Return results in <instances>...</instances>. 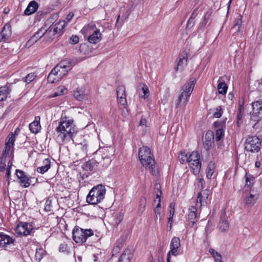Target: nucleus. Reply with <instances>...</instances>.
<instances>
[{
	"mask_svg": "<svg viewBox=\"0 0 262 262\" xmlns=\"http://www.w3.org/2000/svg\"><path fill=\"white\" fill-rule=\"evenodd\" d=\"M196 83V79L191 78L189 81L186 82L181 89V94L179 96L176 107L185 106L193 90Z\"/></svg>",
	"mask_w": 262,
	"mask_h": 262,
	"instance_id": "39448f33",
	"label": "nucleus"
},
{
	"mask_svg": "<svg viewBox=\"0 0 262 262\" xmlns=\"http://www.w3.org/2000/svg\"><path fill=\"white\" fill-rule=\"evenodd\" d=\"M169 213V216H170V218H173L174 214V210H170Z\"/></svg>",
	"mask_w": 262,
	"mask_h": 262,
	"instance_id": "338daca9",
	"label": "nucleus"
},
{
	"mask_svg": "<svg viewBox=\"0 0 262 262\" xmlns=\"http://www.w3.org/2000/svg\"><path fill=\"white\" fill-rule=\"evenodd\" d=\"M73 239L77 244L84 243L86 239L94 234L91 229H83L78 227H75L72 231Z\"/></svg>",
	"mask_w": 262,
	"mask_h": 262,
	"instance_id": "0eeeda50",
	"label": "nucleus"
},
{
	"mask_svg": "<svg viewBox=\"0 0 262 262\" xmlns=\"http://www.w3.org/2000/svg\"><path fill=\"white\" fill-rule=\"evenodd\" d=\"M103 160L105 161V167H107V166H108L110 164L111 162V160L107 156H106L105 158H103Z\"/></svg>",
	"mask_w": 262,
	"mask_h": 262,
	"instance_id": "13d9d810",
	"label": "nucleus"
},
{
	"mask_svg": "<svg viewBox=\"0 0 262 262\" xmlns=\"http://www.w3.org/2000/svg\"><path fill=\"white\" fill-rule=\"evenodd\" d=\"M118 262H130V254L128 250H125L120 256Z\"/></svg>",
	"mask_w": 262,
	"mask_h": 262,
	"instance_id": "4c0bfd02",
	"label": "nucleus"
},
{
	"mask_svg": "<svg viewBox=\"0 0 262 262\" xmlns=\"http://www.w3.org/2000/svg\"><path fill=\"white\" fill-rule=\"evenodd\" d=\"M146 123V121L145 118H142L140 121V125H145Z\"/></svg>",
	"mask_w": 262,
	"mask_h": 262,
	"instance_id": "0e129e2a",
	"label": "nucleus"
},
{
	"mask_svg": "<svg viewBox=\"0 0 262 262\" xmlns=\"http://www.w3.org/2000/svg\"><path fill=\"white\" fill-rule=\"evenodd\" d=\"M154 211L155 214V217L158 219V216L160 217L161 208H158V207H155Z\"/></svg>",
	"mask_w": 262,
	"mask_h": 262,
	"instance_id": "6e6d98bb",
	"label": "nucleus"
},
{
	"mask_svg": "<svg viewBox=\"0 0 262 262\" xmlns=\"http://www.w3.org/2000/svg\"><path fill=\"white\" fill-rule=\"evenodd\" d=\"M200 155L198 151H193L188 156V163L193 173L198 174L200 170L201 164L199 161Z\"/></svg>",
	"mask_w": 262,
	"mask_h": 262,
	"instance_id": "9d476101",
	"label": "nucleus"
},
{
	"mask_svg": "<svg viewBox=\"0 0 262 262\" xmlns=\"http://www.w3.org/2000/svg\"><path fill=\"white\" fill-rule=\"evenodd\" d=\"M187 54L186 52L181 53L179 56L178 61L176 68V71H182L187 65Z\"/></svg>",
	"mask_w": 262,
	"mask_h": 262,
	"instance_id": "f3484780",
	"label": "nucleus"
},
{
	"mask_svg": "<svg viewBox=\"0 0 262 262\" xmlns=\"http://www.w3.org/2000/svg\"><path fill=\"white\" fill-rule=\"evenodd\" d=\"M51 161L48 158L45 159L43 161V165L38 167L36 171L40 173H44L47 172L51 167Z\"/></svg>",
	"mask_w": 262,
	"mask_h": 262,
	"instance_id": "2f4dec72",
	"label": "nucleus"
},
{
	"mask_svg": "<svg viewBox=\"0 0 262 262\" xmlns=\"http://www.w3.org/2000/svg\"><path fill=\"white\" fill-rule=\"evenodd\" d=\"M11 91L10 85H5L0 87V101L5 100Z\"/></svg>",
	"mask_w": 262,
	"mask_h": 262,
	"instance_id": "c756f323",
	"label": "nucleus"
},
{
	"mask_svg": "<svg viewBox=\"0 0 262 262\" xmlns=\"http://www.w3.org/2000/svg\"><path fill=\"white\" fill-rule=\"evenodd\" d=\"M215 168L214 163L212 162L209 163L206 169V176L207 178L211 179L214 173Z\"/></svg>",
	"mask_w": 262,
	"mask_h": 262,
	"instance_id": "c9c22d12",
	"label": "nucleus"
},
{
	"mask_svg": "<svg viewBox=\"0 0 262 262\" xmlns=\"http://www.w3.org/2000/svg\"><path fill=\"white\" fill-rule=\"evenodd\" d=\"M38 8L37 3L35 1H31L27 8L24 11V13L26 15H30L35 13Z\"/></svg>",
	"mask_w": 262,
	"mask_h": 262,
	"instance_id": "c85d7f7f",
	"label": "nucleus"
},
{
	"mask_svg": "<svg viewBox=\"0 0 262 262\" xmlns=\"http://www.w3.org/2000/svg\"><path fill=\"white\" fill-rule=\"evenodd\" d=\"M203 146L206 150L210 149L214 144V134L211 130L206 132L203 138Z\"/></svg>",
	"mask_w": 262,
	"mask_h": 262,
	"instance_id": "4468645a",
	"label": "nucleus"
},
{
	"mask_svg": "<svg viewBox=\"0 0 262 262\" xmlns=\"http://www.w3.org/2000/svg\"><path fill=\"white\" fill-rule=\"evenodd\" d=\"M244 112V109L242 106L238 109V113L237 114V118L238 120H241L242 118V113Z\"/></svg>",
	"mask_w": 262,
	"mask_h": 262,
	"instance_id": "4d7b16f0",
	"label": "nucleus"
},
{
	"mask_svg": "<svg viewBox=\"0 0 262 262\" xmlns=\"http://www.w3.org/2000/svg\"><path fill=\"white\" fill-rule=\"evenodd\" d=\"M188 156L189 155L187 153H186V151H181L180 155H179V159L180 162L182 164L188 163Z\"/></svg>",
	"mask_w": 262,
	"mask_h": 262,
	"instance_id": "79ce46f5",
	"label": "nucleus"
},
{
	"mask_svg": "<svg viewBox=\"0 0 262 262\" xmlns=\"http://www.w3.org/2000/svg\"><path fill=\"white\" fill-rule=\"evenodd\" d=\"M181 246L180 239L178 237H174L172 238L170 245V250L169 251V254L174 256H177L179 254L180 249L179 248Z\"/></svg>",
	"mask_w": 262,
	"mask_h": 262,
	"instance_id": "2eb2a0df",
	"label": "nucleus"
},
{
	"mask_svg": "<svg viewBox=\"0 0 262 262\" xmlns=\"http://www.w3.org/2000/svg\"><path fill=\"white\" fill-rule=\"evenodd\" d=\"M72 68L73 64L71 61L69 60L61 61L50 72L48 76V81L51 83L59 81L67 75Z\"/></svg>",
	"mask_w": 262,
	"mask_h": 262,
	"instance_id": "7ed1b4c3",
	"label": "nucleus"
},
{
	"mask_svg": "<svg viewBox=\"0 0 262 262\" xmlns=\"http://www.w3.org/2000/svg\"><path fill=\"white\" fill-rule=\"evenodd\" d=\"M245 178L246 185L248 187H251L255 182V178L252 174L246 173Z\"/></svg>",
	"mask_w": 262,
	"mask_h": 262,
	"instance_id": "ea45409f",
	"label": "nucleus"
},
{
	"mask_svg": "<svg viewBox=\"0 0 262 262\" xmlns=\"http://www.w3.org/2000/svg\"><path fill=\"white\" fill-rule=\"evenodd\" d=\"M209 252L213 257L215 261L219 262L222 260L221 254L216 252L214 249L211 248L209 249Z\"/></svg>",
	"mask_w": 262,
	"mask_h": 262,
	"instance_id": "a19ab883",
	"label": "nucleus"
},
{
	"mask_svg": "<svg viewBox=\"0 0 262 262\" xmlns=\"http://www.w3.org/2000/svg\"><path fill=\"white\" fill-rule=\"evenodd\" d=\"M224 132L222 129L216 130L215 134V139L216 141H220L224 136Z\"/></svg>",
	"mask_w": 262,
	"mask_h": 262,
	"instance_id": "8fccbe9b",
	"label": "nucleus"
},
{
	"mask_svg": "<svg viewBox=\"0 0 262 262\" xmlns=\"http://www.w3.org/2000/svg\"><path fill=\"white\" fill-rule=\"evenodd\" d=\"M16 140L15 135L10 134L7 138L5 146L3 150L2 156L0 158V171L6 170L7 181H9L10 176L11 162L13 157V146Z\"/></svg>",
	"mask_w": 262,
	"mask_h": 262,
	"instance_id": "f257e3e1",
	"label": "nucleus"
},
{
	"mask_svg": "<svg viewBox=\"0 0 262 262\" xmlns=\"http://www.w3.org/2000/svg\"><path fill=\"white\" fill-rule=\"evenodd\" d=\"M98 163L95 160L91 159L84 163L82 165V168L86 171H95L97 167Z\"/></svg>",
	"mask_w": 262,
	"mask_h": 262,
	"instance_id": "bb28decb",
	"label": "nucleus"
},
{
	"mask_svg": "<svg viewBox=\"0 0 262 262\" xmlns=\"http://www.w3.org/2000/svg\"><path fill=\"white\" fill-rule=\"evenodd\" d=\"M62 95L60 93V91H58V89H57V91L54 93L52 96V97H55L58 96Z\"/></svg>",
	"mask_w": 262,
	"mask_h": 262,
	"instance_id": "69168bd1",
	"label": "nucleus"
},
{
	"mask_svg": "<svg viewBox=\"0 0 262 262\" xmlns=\"http://www.w3.org/2000/svg\"><path fill=\"white\" fill-rule=\"evenodd\" d=\"M16 174L19 180L21 186L24 187H28L30 186L29 179L24 171L17 169L16 170Z\"/></svg>",
	"mask_w": 262,
	"mask_h": 262,
	"instance_id": "a211bd4d",
	"label": "nucleus"
},
{
	"mask_svg": "<svg viewBox=\"0 0 262 262\" xmlns=\"http://www.w3.org/2000/svg\"><path fill=\"white\" fill-rule=\"evenodd\" d=\"M58 89V91H60V93H61V95L64 94V92L67 91V89L62 86H59Z\"/></svg>",
	"mask_w": 262,
	"mask_h": 262,
	"instance_id": "bf43d9fd",
	"label": "nucleus"
},
{
	"mask_svg": "<svg viewBox=\"0 0 262 262\" xmlns=\"http://www.w3.org/2000/svg\"><path fill=\"white\" fill-rule=\"evenodd\" d=\"M261 145V140L256 136L248 137L245 141V148L247 151L258 152Z\"/></svg>",
	"mask_w": 262,
	"mask_h": 262,
	"instance_id": "6e6552de",
	"label": "nucleus"
},
{
	"mask_svg": "<svg viewBox=\"0 0 262 262\" xmlns=\"http://www.w3.org/2000/svg\"><path fill=\"white\" fill-rule=\"evenodd\" d=\"M217 90L219 91V93L222 95L226 94L228 86L225 83V81L223 79L222 77H220L217 81Z\"/></svg>",
	"mask_w": 262,
	"mask_h": 262,
	"instance_id": "7c9ffc66",
	"label": "nucleus"
},
{
	"mask_svg": "<svg viewBox=\"0 0 262 262\" xmlns=\"http://www.w3.org/2000/svg\"><path fill=\"white\" fill-rule=\"evenodd\" d=\"M199 185H201L202 188H204L203 185L204 184V181L202 178H199L198 179Z\"/></svg>",
	"mask_w": 262,
	"mask_h": 262,
	"instance_id": "680f3d73",
	"label": "nucleus"
},
{
	"mask_svg": "<svg viewBox=\"0 0 262 262\" xmlns=\"http://www.w3.org/2000/svg\"><path fill=\"white\" fill-rule=\"evenodd\" d=\"M74 14L72 13H69L66 16V20L69 22L73 18Z\"/></svg>",
	"mask_w": 262,
	"mask_h": 262,
	"instance_id": "052dcab7",
	"label": "nucleus"
},
{
	"mask_svg": "<svg viewBox=\"0 0 262 262\" xmlns=\"http://www.w3.org/2000/svg\"><path fill=\"white\" fill-rule=\"evenodd\" d=\"M139 158L143 166L148 170L152 174L156 175L158 173L153 155L148 147L143 146L140 148Z\"/></svg>",
	"mask_w": 262,
	"mask_h": 262,
	"instance_id": "20e7f679",
	"label": "nucleus"
},
{
	"mask_svg": "<svg viewBox=\"0 0 262 262\" xmlns=\"http://www.w3.org/2000/svg\"><path fill=\"white\" fill-rule=\"evenodd\" d=\"M124 215L122 213L119 212L117 216L114 219V223L116 226H118L123 220Z\"/></svg>",
	"mask_w": 262,
	"mask_h": 262,
	"instance_id": "09e8293b",
	"label": "nucleus"
},
{
	"mask_svg": "<svg viewBox=\"0 0 262 262\" xmlns=\"http://www.w3.org/2000/svg\"><path fill=\"white\" fill-rule=\"evenodd\" d=\"M36 77V75L34 73H31L28 74L25 78L24 80L25 82L27 83H30L32 81H33L35 77Z\"/></svg>",
	"mask_w": 262,
	"mask_h": 262,
	"instance_id": "a18cd8bd",
	"label": "nucleus"
},
{
	"mask_svg": "<svg viewBox=\"0 0 262 262\" xmlns=\"http://www.w3.org/2000/svg\"><path fill=\"white\" fill-rule=\"evenodd\" d=\"M122 247V244H121V245H117L116 246V247H115L113 250V255H115L117 253H118V252H119L120 249H121V248Z\"/></svg>",
	"mask_w": 262,
	"mask_h": 262,
	"instance_id": "5fc2aeb1",
	"label": "nucleus"
},
{
	"mask_svg": "<svg viewBox=\"0 0 262 262\" xmlns=\"http://www.w3.org/2000/svg\"><path fill=\"white\" fill-rule=\"evenodd\" d=\"M139 86L141 88L142 92L143 94L141 97L144 99H146L149 96V91L146 85L143 83H139Z\"/></svg>",
	"mask_w": 262,
	"mask_h": 262,
	"instance_id": "e433bc0d",
	"label": "nucleus"
},
{
	"mask_svg": "<svg viewBox=\"0 0 262 262\" xmlns=\"http://www.w3.org/2000/svg\"><path fill=\"white\" fill-rule=\"evenodd\" d=\"M117 95L118 103L124 107L126 105V99L125 95V89L124 86H118L117 89Z\"/></svg>",
	"mask_w": 262,
	"mask_h": 262,
	"instance_id": "dca6fc26",
	"label": "nucleus"
},
{
	"mask_svg": "<svg viewBox=\"0 0 262 262\" xmlns=\"http://www.w3.org/2000/svg\"><path fill=\"white\" fill-rule=\"evenodd\" d=\"M14 241L10 236L3 233H0V248H5L12 244Z\"/></svg>",
	"mask_w": 262,
	"mask_h": 262,
	"instance_id": "412c9836",
	"label": "nucleus"
},
{
	"mask_svg": "<svg viewBox=\"0 0 262 262\" xmlns=\"http://www.w3.org/2000/svg\"><path fill=\"white\" fill-rule=\"evenodd\" d=\"M74 98L78 101H82L86 97V90L85 87H78L73 92Z\"/></svg>",
	"mask_w": 262,
	"mask_h": 262,
	"instance_id": "aec40b11",
	"label": "nucleus"
},
{
	"mask_svg": "<svg viewBox=\"0 0 262 262\" xmlns=\"http://www.w3.org/2000/svg\"><path fill=\"white\" fill-rule=\"evenodd\" d=\"M174 206H175V203L173 202L171 203L170 204V206H169L170 210H174Z\"/></svg>",
	"mask_w": 262,
	"mask_h": 262,
	"instance_id": "774afa93",
	"label": "nucleus"
},
{
	"mask_svg": "<svg viewBox=\"0 0 262 262\" xmlns=\"http://www.w3.org/2000/svg\"><path fill=\"white\" fill-rule=\"evenodd\" d=\"M50 33V32L42 26L33 36L31 37L30 39L29 40V42L34 43L45 34H46V36H49Z\"/></svg>",
	"mask_w": 262,
	"mask_h": 262,
	"instance_id": "6ab92c4d",
	"label": "nucleus"
},
{
	"mask_svg": "<svg viewBox=\"0 0 262 262\" xmlns=\"http://www.w3.org/2000/svg\"><path fill=\"white\" fill-rule=\"evenodd\" d=\"M66 25V23L64 20H61L56 23L53 26V29L52 30V35H54L56 33H59L63 31Z\"/></svg>",
	"mask_w": 262,
	"mask_h": 262,
	"instance_id": "473e14b6",
	"label": "nucleus"
},
{
	"mask_svg": "<svg viewBox=\"0 0 262 262\" xmlns=\"http://www.w3.org/2000/svg\"><path fill=\"white\" fill-rule=\"evenodd\" d=\"M242 16L241 15H238L234 20L233 29H234L237 32H239L240 31V28L242 24Z\"/></svg>",
	"mask_w": 262,
	"mask_h": 262,
	"instance_id": "58836bf2",
	"label": "nucleus"
},
{
	"mask_svg": "<svg viewBox=\"0 0 262 262\" xmlns=\"http://www.w3.org/2000/svg\"><path fill=\"white\" fill-rule=\"evenodd\" d=\"M169 96V93L167 92L164 96V99L162 100V102L166 103L167 102V99L168 98Z\"/></svg>",
	"mask_w": 262,
	"mask_h": 262,
	"instance_id": "e2e57ef3",
	"label": "nucleus"
},
{
	"mask_svg": "<svg viewBox=\"0 0 262 262\" xmlns=\"http://www.w3.org/2000/svg\"><path fill=\"white\" fill-rule=\"evenodd\" d=\"M45 254V251L42 249L39 248L36 249L35 253V258L37 260L40 261L43 257Z\"/></svg>",
	"mask_w": 262,
	"mask_h": 262,
	"instance_id": "37998d69",
	"label": "nucleus"
},
{
	"mask_svg": "<svg viewBox=\"0 0 262 262\" xmlns=\"http://www.w3.org/2000/svg\"><path fill=\"white\" fill-rule=\"evenodd\" d=\"M57 140L62 143H67L73 141V138L77 132V128L73 119L62 118L56 128Z\"/></svg>",
	"mask_w": 262,
	"mask_h": 262,
	"instance_id": "f03ea898",
	"label": "nucleus"
},
{
	"mask_svg": "<svg viewBox=\"0 0 262 262\" xmlns=\"http://www.w3.org/2000/svg\"><path fill=\"white\" fill-rule=\"evenodd\" d=\"M106 188L102 184L93 187L86 196V202L91 205H97L105 198Z\"/></svg>",
	"mask_w": 262,
	"mask_h": 262,
	"instance_id": "423d86ee",
	"label": "nucleus"
},
{
	"mask_svg": "<svg viewBox=\"0 0 262 262\" xmlns=\"http://www.w3.org/2000/svg\"><path fill=\"white\" fill-rule=\"evenodd\" d=\"M146 204V199L145 198L141 199L140 201V205L139 207V211L140 214H142V213L145 211Z\"/></svg>",
	"mask_w": 262,
	"mask_h": 262,
	"instance_id": "c03bdc74",
	"label": "nucleus"
},
{
	"mask_svg": "<svg viewBox=\"0 0 262 262\" xmlns=\"http://www.w3.org/2000/svg\"><path fill=\"white\" fill-rule=\"evenodd\" d=\"M102 34L99 29H96L88 37V41L91 43H96L101 40Z\"/></svg>",
	"mask_w": 262,
	"mask_h": 262,
	"instance_id": "393cba45",
	"label": "nucleus"
},
{
	"mask_svg": "<svg viewBox=\"0 0 262 262\" xmlns=\"http://www.w3.org/2000/svg\"><path fill=\"white\" fill-rule=\"evenodd\" d=\"M96 29V25L94 23L92 22L87 25H85L81 31L83 34H85L88 33H90L91 31H94Z\"/></svg>",
	"mask_w": 262,
	"mask_h": 262,
	"instance_id": "f704fd0d",
	"label": "nucleus"
},
{
	"mask_svg": "<svg viewBox=\"0 0 262 262\" xmlns=\"http://www.w3.org/2000/svg\"><path fill=\"white\" fill-rule=\"evenodd\" d=\"M70 43L76 44L79 42V37L77 35H72L70 39Z\"/></svg>",
	"mask_w": 262,
	"mask_h": 262,
	"instance_id": "864d4df0",
	"label": "nucleus"
},
{
	"mask_svg": "<svg viewBox=\"0 0 262 262\" xmlns=\"http://www.w3.org/2000/svg\"><path fill=\"white\" fill-rule=\"evenodd\" d=\"M211 15V12L208 11L207 12H206V13L205 14V15L204 16V19L202 22V24H201L202 26L205 27L207 25V23L208 22L209 19H210Z\"/></svg>",
	"mask_w": 262,
	"mask_h": 262,
	"instance_id": "de8ad7c7",
	"label": "nucleus"
},
{
	"mask_svg": "<svg viewBox=\"0 0 262 262\" xmlns=\"http://www.w3.org/2000/svg\"><path fill=\"white\" fill-rule=\"evenodd\" d=\"M201 211V209L195 206H191L188 209L187 225L190 228H194V230L197 229L196 223Z\"/></svg>",
	"mask_w": 262,
	"mask_h": 262,
	"instance_id": "1a4fd4ad",
	"label": "nucleus"
},
{
	"mask_svg": "<svg viewBox=\"0 0 262 262\" xmlns=\"http://www.w3.org/2000/svg\"><path fill=\"white\" fill-rule=\"evenodd\" d=\"M40 120L39 116H36L34 121L29 124V129L31 133L36 134L39 132L41 129Z\"/></svg>",
	"mask_w": 262,
	"mask_h": 262,
	"instance_id": "5701e85b",
	"label": "nucleus"
},
{
	"mask_svg": "<svg viewBox=\"0 0 262 262\" xmlns=\"http://www.w3.org/2000/svg\"><path fill=\"white\" fill-rule=\"evenodd\" d=\"M11 34V26L6 24L0 32V42L7 39Z\"/></svg>",
	"mask_w": 262,
	"mask_h": 262,
	"instance_id": "a878e982",
	"label": "nucleus"
},
{
	"mask_svg": "<svg viewBox=\"0 0 262 262\" xmlns=\"http://www.w3.org/2000/svg\"><path fill=\"white\" fill-rule=\"evenodd\" d=\"M229 227V224L226 218V214L224 212L221 216L218 228L221 232H225L228 230Z\"/></svg>",
	"mask_w": 262,
	"mask_h": 262,
	"instance_id": "b1692460",
	"label": "nucleus"
},
{
	"mask_svg": "<svg viewBox=\"0 0 262 262\" xmlns=\"http://www.w3.org/2000/svg\"><path fill=\"white\" fill-rule=\"evenodd\" d=\"M215 110V112L213 113V116L217 118H220L223 114L222 107L221 106H217Z\"/></svg>",
	"mask_w": 262,
	"mask_h": 262,
	"instance_id": "603ef678",
	"label": "nucleus"
},
{
	"mask_svg": "<svg viewBox=\"0 0 262 262\" xmlns=\"http://www.w3.org/2000/svg\"><path fill=\"white\" fill-rule=\"evenodd\" d=\"M155 192L156 193V198L154 200V203H157L155 207L158 208H161V196L162 195V191L161 190V186L160 184L156 183L155 185Z\"/></svg>",
	"mask_w": 262,
	"mask_h": 262,
	"instance_id": "cd10ccee",
	"label": "nucleus"
},
{
	"mask_svg": "<svg viewBox=\"0 0 262 262\" xmlns=\"http://www.w3.org/2000/svg\"><path fill=\"white\" fill-rule=\"evenodd\" d=\"M77 148L81 151V154L82 156H86L87 153V144H80L77 146Z\"/></svg>",
	"mask_w": 262,
	"mask_h": 262,
	"instance_id": "49530a36",
	"label": "nucleus"
},
{
	"mask_svg": "<svg viewBox=\"0 0 262 262\" xmlns=\"http://www.w3.org/2000/svg\"><path fill=\"white\" fill-rule=\"evenodd\" d=\"M59 251L61 252L64 253H69V248L67 244L63 243L61 244L59 247Z\"/></svg>",
	"mask_w": 262,
	"mask_h": 262,
	"instance_id": "3c124183",
	"label": "nucleus"
},
{
	"mask_svg": "<svg viewBox=\"0 0 262 262\" xmlns=\"http://www.w3.org/2000/svg\"><path fill=\"white\" fill-rule=\"evenodd\" d=\"M257 198V194H250L245 199V204L248 206H252L256 203Z\"/></svg>",
	"mask_w": 262,
	"mask_h": 262,
	"instance_id": "72a5a7b5",
	"label": "nucleus"
},
{
	"mask_svg": "<svg viewBox=\"0 0 262 262\" xmlns=\"http://www.w3.org/2000/svg\"><path fill=\"white\" fill-rule=\"evenodd\" d=\"M209 195V191L207 189L202 190L199 192L197 196L195 206L201 209L202 206L206 205Z\"/></svg>",
	"mask_w": 262,
	"mask_h": 262,
	"instance_id": "f8f14e48",
	"label": "nucleus"
},
{
	"mask_svg": "<svg viewBox=\"0 0 262 262\" xmlns=\"http://www.w3.org/2000/svg\"><path fill=\"white\" fill-rule=\"evenodd\" d=\"M251 118L256 122L262 119V100H258L252 103Z\"/></svg>",
	"mask_w": 262,
	"mask_h": 262,
	"instance_id": "9b49d317",
	"label": "nucleus"
},
{
	"mask_svg": "<svg viewBox=\"0 0 262 262\" xmlns=\"http://www.w3.org/2000/svg\"><path fill=\"white\" fill-rule=\"evenodd\" d=\"M58 15L57 14H54L52 15L46 20L45 24L43 25V27L45 28L49 32L51 33L53 29V27H52V26L58 19Z\"/></svg>",
	"mask_w": 262,
	"mask_h": 262,
	"instance_id": "4be33fe9",
	"label": "nucleus"
},
{
	"mask_svg": "<svg viewBox=\"0 0 262 262\" xmlns=\"http://www.w3.org/2000/svg\"><path fill=\"white\" fill-rule=\"evenodd\" d=\"M15 232L19 235L27 236L30 234L32 228L26 223H19L15 228Z\"/></svg>",
	"mask_w": 262,
	"mask_h": 262,
	"instance_id": "ddd939ff",
	"label": "nucleus"
}]
</instances>
